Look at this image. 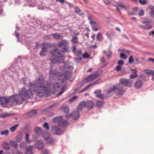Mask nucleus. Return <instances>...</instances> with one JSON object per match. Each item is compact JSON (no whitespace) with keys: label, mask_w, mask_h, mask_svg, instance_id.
I'll use <instances>...</instances> for the list:
<instances>
[{"label":"nucleus","mask_w":154,"mask_h":154,"mask_svg":"<svg viewBox=\"0 0 154 154\" xmlns=\"http://www.w3.org/2000/svg\"><path fill=\"white\" fill-rule=\"evenodd\" d=\"M144 11L142 9H141L138 13V15L140 16H142L144 15Z\"/></svg>","instance_id":"53"},{"label":"nucleus","mask_w":154,"mask_h":154,"mask_svg":"<svg viewBox=\"0 0 154 154\" xmlns=\"http://www.w3.org/2000/svg\"><path fill=\"white\" fill-rule=\"evenodd\" d=\"M41 51H42L46 53L48 51L47 48L43 46V47L42 48Z\"/></svg>","instance_id":"58"},{"label":"nucleus","mask_w":154,"mask_h":154,"mask_svg":"<svg viewBox=\"0 0 154 154\" xmlns=\"http://www.w3.org/2000/svg\"><path fill=\"white\" fill-rule=\"evenodd\" d=\"M51 131L53 134L56 135L60 134H62L61 133L60 128L56 125H54L52 127Z\"/></svg>","instance_id":"13"},{"label":"nucleus","mask_w":154,"mask_h":154,"mask_svg":"<svg viewBox=\"0 0 154 154\" xmlns=\"http://www.w3.org/2000/svg\"><path fill=\"white\" fill-rule=\"evenodd\" d=\"M116 91H117L116 94L117 95H122L124 94L125 92L122 86L118 85H117Z\"/></svg>","instance_id":"15"},{"label":"nucleus","mask_w":154,"mask_h":154,"mask_svg":"<svg viewBox=\"0 0 154 154\" xmlns=\"http://www.w3.org/2000/svg\"><path fill=\"white\" fill-rule=\"evenodd\" d=\"M29 83V86L30 89L26 91L25 88H23L21 91H19V94L14 95L11 96L12 97L11 102H15L17 104H21L22 102L25 101L27 98L30 97L31 96L33 95L32 91L36 92L32 90L31 88Z\"/></svg>","instance_id":"2"},{"label":"nucleus","mask_w":154,"mask_h":154,"mask_svg":"<svg viewBox=\"0 0 154 154\" xmlns=\"http://www.w3.org/2000/svg\"><path fill=\"white\" fill-rule=\"evenodd\" d=\"M11 116V114H1L0 115V118H5Z\"/></svg>","instance_id":"44"},{"label":"nucleus","mask_w":154,"mask_h":154,"mask_svg":"<svg viewBox=\"0 0 154 154\" xmlns=\"http://www.w3.org/2000/svg\"><path fill=\"white\" fill-rule=\"evenodd\" d=\"M149 14L151 16L154 17V11H150Z\"/></svg>","instance_id":"63"},{"label":"nucleus","mask_w":154,"mask_h":154,"mask_svg":"<svg viewBox=\"0 0 154 154\" xmlns=\"http://www.w3.org/2000/svg\"><path fill=\"white\" fill-rule=\"evenodd\" d=\"M149 35H152L154 36V30L149 32Z\"/></svg>","instance_id":"64"},{"label":"nucleus","mask_w":154,"mask_h":154,"mask_svg":"<svg viewBox=\"0 0 154 154\" xmlns=\"http://www.w3.org/2000/svg\"><path fill=\"white\" fill-rule=\"evenodd\" d=\"M43 45L45 48H51L53 46V45L48 42H45L43 44Z\"/></svg>","instance_id":"43"},{"label":"nucleus","mask_w":154,"mask_h":154,"mask_svg":"<svg viewBox=\"0 0 154 154\" xmlns=\"http://www.w3.org/2000/svg\"><path fill=\"white\" fill-rule=\"evenodd\" d=\"M64 56L63 54L54 57L51 60V62L53 63H62L64 61Z\"/></svg>","instance_id":"6"},{"label":"nucleus","mask_w":154,"mask_h":154,"mask_svg":"<svg viewBox=\"0 0 154 154\" xmlns=\"http://www.w3.org/2000/svg\"><path fill=\"white\" fill-rule=\"evenodd\" d=\"M22 139V136L21 134L18 135L16 137V141L17 143L20 142Z\"/></svg>","instance_id":"37"},{"label":"nucleus","mask_w":154,"mask_h":154,"mask_svg":"<svg viewBox=\"0 0 154 154\" xmlns=\"http://www.w3.org/2000/svg\"><path fill=\"white\" fill-rule=\"evenodd\" d=\"M85 107L88 109H91L95 105L94 103L92 100H88L86 102L85 101Z\"/></svg>","instance_id":"12"},{"label":"nucleus","mask_w":154,"mask_h":154,"mask_svg":"<svg viewBox=\"0 0 154 154\" xmlns=\"http://www.w3.org/2000/svg\"><path fill=\"white\" fill-rule=\"evenodd\" d=\"M29 135L26 133V135L25 137V140L28 143H29L30 142V141L29 139Z\"/></svg>","instance_id":"48"},{"label":"nucleus","mask_w":154,"mask_h":154,"mask_svg":"<svg viewBox=\"0 0 154 154\" xmlns=\"http://www.w3.org/2000/svg\"><path fill=\"white\" fill-rule=\"evenodd\" d=\"M12 98L11 96L8 98H7L5 97H0V104L5 105L9 103H11Z\"/></svg>","instance_id":"10"},{"label":"nucleus","mask_w":154,"mask_h":154,"mask_svg":"<svg viewBox=\"0 0 154 154\" xmlns=\"http://www.w3.org/2000/svg\"><path fill=\"white\" fill-rule=\"evenodd\" d=\"M19 126V124L15 125L14 126L11 127L10 128V130L12 132H13L16 131Z\"/></svg>","instance_id":"34"},{"label":"nucleus","mask_w":154,"mask_h":154,"mask_svg":"<svg viewBox=\"0 0 154 154\" xmlns=\"http://www.w3.org/2000/svg\"><path fill=\"white\" fill-rule=\"evenodd\" d=\"M137 73H134L131 74L130 75V77L131 79H134L137 77Z\"/></svg>","instance_id":"54"},{"label":"nucleus","mask_w":154,"mask_h":154,"mask_svg":"<svg viewBox=\"0 0 154 154\" xmlns=\"http://www.w3.org/2000/svg\"><path fill=\"white\" fill-rule=\"evenodd\" d=\"M94 93L97 94H100L101 93V90H97L94 91Z\"/></svg>","instance_id":"57"},{"label":"nucleus","mask_w":154,"mask_h":154,"mask_svg":"<svg viewBox=\"0 0 154 154\" xmlns=\"http://www.w3.org/2000/svg\"><path fill=\"white\" fill-rule=\"evenodd\" d=\"M71 41L72 43L74 44H77L79 42L78 38L75 36H72Z\"/></svg>","instance_id":"31"},{"label":"nucleus","mask_w":154,"mask_h":154,"mask_svg":"<svg viewBox=\"0 0 154 154\" xmlns=\"http://www.w3.org/2000/svg\"><path fill=\"white\" fill-rule=\"evenodd\" d=\"M116 4H117V5H113V4H112V5L113 6L116 7V9L117 11H120V10H119V8H118V6L119 7H121L122 8H125V6L121 2H118L116 3Z\"/></svg>","instance_id":"24"},{"label":"nucleus","mask_w":154,"mask_h":154,"mask_svg":"<svg viewBox=\"0 0 154 154\" xmlns=\"http://www.w3.org/2000/svg\"><path fill=\"white\" fill-rule=\"evenodd\" d=\"M66 89V87L64 86L61 88V90L57 94V96H60L65 91Z\"/></svg>","instance_id":"41"},{"label":"nucleus","mask_w":154,"mask_h":154,"mask_svg":"<svg viewBox=\"0 0 154 154\" xmlns=\"http://www.w3.org/2000/svg\"><path fill=\"white\" fill-rule=\"evenodd\" d=\"M143 85V83L141 81H137L134 85V87L136 89H139L141 88Z\"/></svg>","instance_id":"20"},{"label":"nucleus","mask_w":154,"mask_h":154,"mask_svg":"<svg viewBox=\"0 0 154 154\" xmlns=\"http://www.w3.org/2000/svg\"><path fill=\"white\" fill-rule=\"evenodd\" d=\"M144 72L148 75H152L154 73V70L149 69H146L144 70Z\"/></svg>","instance_id":"28"},{"label":"nucleus","mask_w":154,"mask_h":154,"mask_svg":"<svg viewBox=\"0 0 154 154\" xmlns=\"http://www.w3.org/2000/svg\"><path fill=\"white\" fill-rule=\"evenodd\" d=\"M53 122L54 123H57L58 125L62 126H66L68 125L66 121L63 120L62 116L55 117L53 119Z\"/></svg>","instance_id":"5"},{"label":"nucleus","mask_w":154,"mask_h":154,"mask_svg":"<svg viewBox=\"0 0 154 154\" xmlns=\"http://www.w3.org/2000/svg\"><path fill=\"white\" fill-rule=\"evenodd\" d=\"M96 38L97 41H101L103 39V37L101 33H99L97 35Z\"/></svg>","instance_id":"35"},{"label":"nucleus","mask_w":154,"mask_h":154,"mask_svg":"<svg viewBox=\"0 0 154 154\" xmlns=\"http://www.w3.org/2000/svg\"><path fill=\"white\" fill-rule=\"evenodd\" d=\"M132 82L131 80L126 79V86L130 87L131 86Z\"/></svg>","instance_id":"38"},{"label":"nucleus","mask_w":154,"mask_h":154,"mask_svg":"<svg viewBox=\"0 0 154 154\" xmlns=\"http://www.w3.org/2000/svg\"><path fill=\"white\" fill-rule=\"evenodd\" d=\"M103 53L105 54H106L107 58H109L111 56L112 54V51L110 50H109L106 52V51L104 50L103 51Z\"/></svg>","instance_id":"36"},{"label":"nucleus","mask_w":154,"mask_h":154,"mask_svg":"<svg viewBox=\"0 0 154 154\" xmlns=\"http://www.w3.org/2000/svg\"><path fill=\"white\" fill-rule=\"evenodd\" d=\"M151 22L150 21H142V23L144 24V25H140L139 26L141 28L144 29L148 30L152 28V26L150 24Z\"/></svg>","instance_id":"9"},{"label":"nucleus","mask_w":154,"mask_h":154,"mask_svg":"<svg viewBox=\"0 0 154 154\" xmlns=\"http://www.w3.org/2000/svg\"><path fill=\"white\" fill-rule=\"evenodd\" d=\"M32 147V146H30L26 147L25 149V154H33Z\"/></svg>","instance_id":"19"},{"label":"nucleus","mask_w":154,"mask_h":154,"mask_svg":"<svg viewBox=\"0 0 154 154\" xmlns=\"http://www.w3.org/2000/svg\"><path fill=\"white\" fill-rule=\"evenodd\" d=\"M96 83H97L96 82H94L93 83L90 84L89 85H88L87 87H85V88H84L82 90L80 91H79V93H82L85 91H86L88 89L91 87L92 86L96 84Z\"/></svg>","instance_id":"25"},{"label":"nucleus","mask_w":154,"mask_h":154,"mask_svg":"<svg viewBox=\"0 0 154 154\" xmlns=\"http://www.w3.org/2000/svg\"><path fill=\"white\" fill-rule=\"evenodd\" d=\"M139 3L142 5H145L147 3V0H139Z\"/></svg>","instance_id":"49"},{"label":"nucleus","mask_w":154,"mask_h":154,"mask_svg":"<svg viewBox=\"0 0 154 154\" xmlns=\"http://www.w3.org/2000/svg\"><path fill=\"white\" fill-rule=\"evenodd\" d=\"M37 113V111L36 110H33L28 113L27 115L29 117H31L36 114Z\"/></svg>","instance_id":"29"},{"label":"nucleus","mask_w":154,"mask_h":154,"mask_svg":"<svg viewBox=\"0 0 154 154\" xmlns=\"http://www.w3.org/2000/svg\"><path fill=\"white\" fill-rule=\"evenodd\" d=\"M133 62H134L133 59V58L132 56H131L129 58L128 63H129L131 64L132 63H133Z\"/></svg>","instance_id":"56"},{"label":"nucleus","mask_w":154,"mask_h":154,"mask_svg":"<svg viewBox=\"0 0 154 154\" xmlns=\"http://www.w3.org/2000/svg\"><path fill=\"white\" fill-rule=\"evenodd\" d=\"M79 116V113L78 111H74L70 114H66L65 116V117L66 118L71 117L74 120L77 119Z\"/></svg>","instance_id":"7"},{"label":"nucleus","mask_w":154,"mask_h":154,"mask_svg":"<svg viewBox=\"0 0 154 154\" xmlns=\"http://www.w3.org/2000/svg\"><path fill=\"white\" fill-rule=\"evenodd\" d=\"M90 55L87 52H85L82 54V57L85 58H88Z\"/></svg>","instance_id":"52"},{"label":"nucleus","mask_w":154,"mask_h":154,"mask_svg":"<svg viewBox=\"0 0 154 154\" xmlns=\"http://www.w3.org/2000/svg\"><path fill=\"white\" fill-rule=\"evenodd\" d=\"M96 97H97L99 98L101 100H103V98L105 97V96H104L103 94H97L96 95Z\"/></svg>","instance_id":"50"},{"label":"nucleus","mask_w":154,"mask_h":154,"mask_svg":"<svg viewBox=\"0 0 154 154\" xmlns=\"http://www.w3.org/2000/svg\"><path fill=\"white\" fill-rule=\"evenodd\" d=\"M47 143L48 144H52L55 141V140L54 138L50 137L48 138L47 140H45Z\"/></svg>","instance_id":"27"},{"label":"nucleus","mask_w":154,"mask_h":154,"mask_svg":"<svg viewBox=\"0 0 154 154\" xmlns=\"http://www.w3.org/2000/svg\"><path fill=\"white\" fill-rule=\"evenodd\" d=\"M10 143L11 145L14 148H17V144L13 140H10Z\"/></svg>","instance_id":"39"},{"label":"nucleus","mask_w":154,"mask_h":154,"mask_svg":"<svg viewBox=\"0 0 154 154\" xmlns=\"http://www.w3.org/2000/svg\"><path fill=\"white\" fill-rule=\"evenodd\" d=\"M104 103V102L103 101H100L98 100L95 103L96 106L98 108L101 107Z\"/></svg>","instance_id":"26"},{"label":"nucleus","mask_w":154,"mask_h":154,"mask_svg":"<svg viewBox=\"0 0 154 154\" xmlns=\"http://www.w3.org/2000/svg\"><path fill=\"white\" fill-rule=\"evenodd\" d=\"M43 127L45 128L46 131H48L49 129V127L48 124L46 122H45L43 125Z\"/></svg>","instance_id":"46"},{"label":"nucleus","mask_w":154,"mask_h":154,"mask_svg":"<svg viewBox=\"0 0 154 154\" xmlns=\"http://www.w3.org/2000/svg\"><path fill=\"white\" fill-rule=\"evenodd\" d=\"M77 97H78L76 96L72 97V98H70L69 101L70 102L72 101L75 100L77 99Z\"/></svg>","instance_id":"55"},{"label":"nucleus","mask_w":154,"mask_h":154,"mask_svg":"<svg viewBox=\"0 0 154 154\" xmlns=\"http://www.w3.org/2000/svg\"><path fill=\"white\" fill-rule=\"evenodd\" d=\"M72 50L73 52L76 56H79L82 54V49L79 48L76 50L75 46H74L72 47Z\"/></svg>","instance_id":"14"},{"label":"nucleus","mask_w":154,"mask_h":154,"mask_svg":"<svg viewBox=\"0 0 154 154\" xmlns=\"http://www.w3.org/2000/svg\"><path fill=\"white\" fill-rule=\"evenodd\" d=\"M138 63H139L138 59L137 58L134 61V64H137Z\"/></svg>","instance_id":"62"},{"label":"nucleus","mask_w":154,"mask_h":154,"mask_svg":"<svg viewBox=\"0 0 154 154\" xmlns=\"http://www.w3.org/2000/svg\"><path fill=\"white\" fill-rule=\"evenodd\" d=\"M9 134V131L8 130H4L0 133L1 135H5L7 136Z\"/></svg>","instance_id":"45"},{"label":"nucleus","mask_w":154,"mask_h":154,"mask_svg":"<svg viewBox=\"0 0 154 154\" xmlns=\"http://www.w3.org/2000/svg\"><path fill=\"white\" fill-rule=\"evenodd\" d=\"M75 12L81 16L84 15L83 13H81V10L78 7H75Z\"/></svg>","instance_id":"32"},{"label":"nucleus","mask_w":154,"mask_h":154,"mask_svg":"<svg viewBox=\"0 0 154 154\" xmlns=\"http://www.w3.org/2000/svg\"><path fill=\"white\" fill-rule=\"evenodd\" d=\"M117 88V85H115L113 86V87L110 88L107 92V94H108L112 92H115L116 91Z\"/></svg>","instance_id":"21"},{"label":"nucleus","mask_w":154,"mask_h":154,"mask_svg":"<svg viewBox=\"0 0 154 154\" xmlns=\"http://www.w3.org/2000/svg\"><path fill=\"white\" fill-rule=\"evenodd\" d=\"M36 148L38 150H42L43 149L44 146V144L43 142L40 141H37L35 144Z\"/></svg>","instance_id":"16"},{"label":"nucleus","mask_w":154,"mask_h":154,"mask_svg":"<svg viewBox=\"0 0 154 154\" xmlns=\"http://www.w3.org/2000/svg\"><path fill=\"white\" fill-rule=\"evenodd\" d=\"M88 19L89 20L91 26L92 30L94 31H97L99 29L100 26L97 23L92 21L91 18L90 17H88Z\"/></svg>","instance_id":"8"},{"label":"nucleus","mask_w":154,"mask_h":154,"mask_svg":"<svg viewBox=\"0 0 154 154\" xmlns=\"http://www.w3.org/2000/svg\"><path fill=\"white\" fill-rule=\"evenodd\" d=\"M64 64L63 66L60 68V70L64 73L61 74L60 76L62 78L59 79V80H61L62 81L66 79L70 80L69 79L72 76L71 73L73 69L72 66L69 65L67 66L65 65V63H64Z\"/></svg>","instance_id":"4"},{"label":"nucleus","mask_w":154,"mask_h":154,"mask_svg":"<svg viewBox=\"0 0 154 154\" xmlns=\"http://www.w3.org/2000/svg\"><path fill=\"white\" fill-rule=\"evenodd\" d=\"M124 63V62L121 60H119L117 62L118 65L116 67V69L117 71H120L121 70V66Z\"/></svg>","instance_id":"17"},{"label":"nucleus","mask_w":154,"mask_h":154,"mask_svg":"<svg viewBox=\"0 0 154 154\" xmlns=\"http://www.w3.org/2000/svg\"><path fill=\"white\" fill-rule=\"evenodd\" d=\"M120 57L121 58L125 59V54L123 53H121L120 54Z\"/></svg>","instance_id":"61"},{"label":"nucleus","mask_w":154,"mask_h":154,"mask_svg":"<svg viewBox=\"0 0 154 154\" xmlns=\"http://www.w3.org/2000/svg\"><path fill=\"white\" fill-rule=\"evenodd\" d=\"M85 107V101H82L80 103L77 108V110L78 111L82 110L83 107Z\"/></svg>","instance_id":"22"},{"label":"nucleus","mask_w":154,"mask_h":154,"mask_svg":"<svg viewBox=\"0 0 154 154\" xmlns=\"http://www.w3.org/2000/svg\"><path fill=\"white\" fill-rule=\"evenodd\" d=\"M61 109L64 112L66 113H68L69 110V107L65 106H62L61 107Z\"/></svg>","instance_id":"30"},{"label":"nucleus","mask_w":154,"mask_h":154,"mask_svg":"<svg viewBox=\"0 0 154 154\" xmlns=\"http://www.w3.org/2000/svg\"><path fill=\"white\" fill-rule=\"evenodd\" d=\"M68 42L67 40H63L58 43L57 47L60 48L63 46L62 50H60L58 49H55L50 52V54L52 56H57L63 54V53H68L70 52L68 46Z\"/></svg>","instance_id":"3"},{"label":"nucleus","mask_w":154,"mask_h":154,"mask_svg":"<svg viewBox=\"0 0 154 154\" xmlns=\"http://www.w3.org/2000/svg\"><path fill=\"white\" fill-rule=\"evenodd\" d=\"M57 105V103H53L50 106H49L48 107V109H52L55 107Z\"/></svg>","instance_id":"59"},{"label":"nucleus","mask_w":154,"mask_h":154,"mask_svg":"<svg viewBox=\"0 0 154 154\" xmlns=\"http://www.w3.org/2000/svg\"><path fill=\"white\" fill-rule=\"evenodd\" d=\"M98 76V72H96L90 75L88 77L85 79V81L86 82L92 81L95 79Z\"/></svg>","instance_id":"11"},{"label":"nucleus","mask_w":154,"mask_h":154,"mask_svg":"<svg viewBox=\"0 0 154 154\" xmlns=\"http://www.w3.org/2000/svg\"><path fill=\"white\" fill-rule=\"evenodd\" d=\"M52 36L56 40H62L63 39V35L62 34L57 33H55L53 34L52 35Z\"/></svg>","instance_id":"18"},{"label":"nucleus","mask_w":154,"mask_h":154,"mask_svg":"<svg viewBox=\"0 0 154 154\" xmlns=\"http://www.w3.org/2000/svg\"><path fill=\"white\" fill-rule=\"evenodd\" d=\"M116 85L121 86H122V85L124 86H125V79L123 78L119 80V84Z\"/></svg>","instance_id":"33"},{"label":"nucleus","mask_w":154,"mask_h":154,"mask_svg":"<svg viewBox=\"0 0 154 154\" xmlns=\"http://www.w3.org/2000/svg\"><path fill=\"white\" fill-rule=\"evenodd\" d=\"M57 73V71L56 70H54L52 69H50L49 71V74L51 76H54Z\"/></svg>","instance_id":"40"},{"label":"nucleus","mask_w":154,"mask_h":154,"mask_svg":"<svg viewBox=\"0 0 154 154\" xmlns=\"http://www.w3.org/2000/svg\"><path fill=\"white\" fill-rule=\"evenodd\" d=\"M128 15L130 16H133L135 15V13L133 11H128Z\"/></svg>","instance_id":"60"},{"label":"nucleus","mask_w":154,"mask_h":154,"mask_svg":"<svg viewBox=\"0 0 154 154\" xmlns=\"http://www.w3.org/2000/svg\"><path fill=\"white\" fill-rule=\"evenodd\" d=\"M49 151L47 149H44L41 152V154H49Z\"/></svg>","instance_id":"47"},{"label":"nucleus","mask_w":154,"mask_h":154,"mask_svg":"<svg viewBox=\"0 0 154 154\" xmlns=\"http://www.w3.org/2000/svg\"><path fill=\"white\" fill-rule=\"evenodd\" d=\"M35 132L36 134L38 133L39 132L41 131V128L39 127H36L35 129Z\"/></svg>","instance_id":"51"},{"label":"nucleus","mask_w":154,"mask_h":154,"mask_svg":"<svg viewBox=\"0 0 154 154\" xmlns=\"http://www.w3.org/2000/svg\"><path fill=\"white\" fill-rule=\"evenodd\" d=\"M41 136L44 138L45 140H47V139L50 137L49 133L46 131L43 132Z\"/></svg>","instance_id":"23"},{"label":"nucleus","mask_w":154,"mask_h":154,"mask_svg":"<svg viewBox=\"0 0 154 154\" xmlns=\"http://www.w3.org/2000/svg\"><path fill=\"white\" fill-rule=\"evenodd\" d=\"M3 148L4 149L8 150L10 149V146L8 143H5L3 144Z\"/></svg>","instance_id":"42"},{"label":"nucleus","mask_w":154,"mask_h":154,"mask_svg":"<svg viewBox=\"0 0 154 154\" xmlns=\"http://www.w3.org/2000/svg\"><path fill=\"white\" fill-rule=\"evenodd\" d=\"M29 85L31 89L36 92L37 97L42 98L45 92L51 91L49 87L52 86L55 90L60 87L61 84L56 82L52 85L50 83H45L44 78L42 75L38 76V79L34 83H29Z\"/></svg>","instance_id":"1"}]
</instances>
